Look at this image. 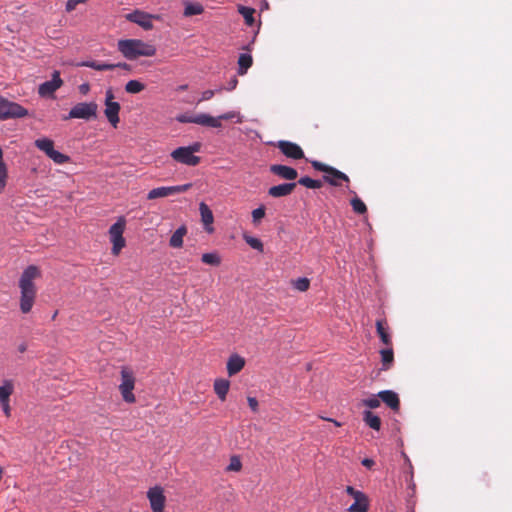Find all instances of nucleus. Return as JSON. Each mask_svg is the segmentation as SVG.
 I'll return each mask as SVG.
<instances>
[{"label": "nucleus", "instance_id": "1", "mask_svg": "<svg viewBox=\"0 0 512 512\" xmlns=\"http://www.w3.org/2000/svg\"><path fill=\"white\" fill-rule=\"evenodd\" d=\"M39 269L34 265H29L24 269L19 280V288L21 292L20 310L27 314L31 311L36 297V288L33 280L39 276Z\"/></svg>", "mask_w": 512, "mask_h": 512}, {"label": "nucleus", "instance_id": "2", "mask_svg": "<svg viewBox=\"0 0 512 512\" xmlns=\"http://www.w3.org/2000/svg\"><path fill=\"white\" fill-rule=\"evenodd\" d=\"M118 50L128 60H135L140 56L152 57L156 54V47L139 39H124L118 41Z\"/></svg>", "mask_w": 512, "mask_h": 512}, {"label": "nucleus", "instance_id": "3", "mask_svg": "<svg viewBox=\"0 0 512 512\" xmlns=\"http://www.w3.org/2000/svg\"><path fill=\"white\" fill-rule=\"evenodd\" d=\"M97 110L96 102H80L70 109L68 115L63 116V120L83 119L88 121L97 117Z\"/></svg>", "mask_w": 512, "mask_h": 512}, {"label": "nucleus", "instance_id": "4", "mask_svg": "<svg viewBox=\"0 0 512 512\" xmlns=\"http://www.w3.org/2000/svg\"><path fill=\"white\" fill-rule=\"evenodd\" d=\"M28 114L22 105L0 96V120L24 118Z\"/></svg>", "mask_w": 512, "mask_h": 512}, {"label": "nucleus", "instance_id": "5", "mask_svg": "<svg viewBox=\"0 0 512 512\" xmlns=\"http://www.w3.org/2000/svg\"><path fill=\"white\" fill-rule=\"evenodd\" d=\"M175 120L179 123H194L206 127L218 125L217 120L207 113L192 114L185 112L176 115Z\"/></svg>", "mask_w": 512, "mask_h": 512}, {"label": "nucleus", "instance_id": "6", "mask_svg": "<svg viewBox=\"0 0 512 512\" xmlns=\"http://www.w3.org/2000/svg\"><path fill=\"white\" fill-rule=\"evenodd\" d=\"M121 384L119 385V389L121 391L122 397L125 402L133 403L135 402V396L133 394L135 378L133 373L126 368L121 370Z\"/></svg>", "mask_w": 512, "mask_h": 512}, {"label": "nucleus", "instance_id": "7", "mask_svg": "<svg viewBox=\"0 0 512 512\" xmlns=\"http://www.w3.org/2000/svg\"><path fill=\"white\" fill-rule=\"evenodd\" d=\"M63 85L60 72L54 70L52 78L48 81L41 83L38 87V94L43 98H54L55 92Z\"/></svg>", "mask_w": 512, "mask_h": 512}, {"label": "nucleus", "instance_id": "8", "mask_svg": "<svg viewBox=\"0 0 512 512\" xmlns=\"http://www.w3.org/2000/svg\"><path fill=\"white\" fill-rule=\"evenodd\" d=\"M346 493L354 498L348 511L349 512H367L369 509V500L366 494L360 490H356L353 486L346 487Z\"/></svg>", "mask_w": 512, "mask_h": 512}, {"label": "nucleus", "instance_id": "9", "mask_svg": "<svg viewBox=\"0 0 512 512\" xmlns=\"http://www.w3.org/2000/svg\"><path fill=\"white\" fill-rule=\"evenodd\" d=\"M124 228L125 221L123 219L118 220L109 228L110 239L113 243L112 252L114 254H118L125 246V239L123 237Z\"/></svg>", "mask_w": 512, "mask_h": 512}, {"label": "nucleus", "instance_id": "10", "mask_svg": "<svg viewBox=\"0 0 512 512\" xmlns=\"http://www.w3.org/2000/svg\"><path fill=\"white\" fill-rule=\"evenodd\" d=\"M171 157L178 163L185 164L188 166H196L200 163L201 158L193 155L189 148L181 146L171 152Z\"/></svg>", "mask_w": 512, "mask_h": 512}, {"label": "nucleus", "instance_id": "11", "mask_svg": "<svg viewBox=\"0 0 512 512\" xmlns=\"http://www.w3.org/2000/svg\"><path fill=\"white\" fill-rule=\"evenodd\" d=\"M147 498L153 512H163L166 497L162 487L154 486L149 488L147 491Z\"/></svg>", "mask_w": 512, "mask_h": 512}, {"label": "nucleus", "instance_id": "12", "mask_svg": "<svg viewBox=\"0 0 512 512\" xmlns=\"http://www.w3.org/2000/svg\"><path fill=\"white\" fill-rule=\"evenodd\" d=\"M278 149L288 158L299 160L304 158V152L302 148L291 141L280 140L277 143Z\"/></svg>", "mask_w": 512, "mask_h": 512}, {"label": "nucleus", "instance_id": "13", "mask_svg": "<svg viewBox=\"0 0 512 512\" xmlns=\"http://www.w3.org/2000/svg\"><path fill=\"white\" fill-rule=\"evenodd\" d=\"M127 19L133 23L138 24L145 30H150L153 28L152 15L148 13L136 10L132 13H129L127 15Z\"/></svg>", "mask_w": 512, "mask_h": 512}, {"label": "nucleus", "instance_id": "14", "mask_svg": "<svg viewBox=\"0 0 512 512\" xmlns=\"http://www.w3.org/2000/svg\"><path fill=\"white\" fill-rule=\"evenodd\" d=\"M270 172L289 181L295 180L298 176V172L295 168L282 164L271 165Z\"/></svg>", "mask_w": 512, "mask_h": 512}, {"label": "nucleus", "instance_id": "15", "mask_svg": "<svg viewBox=\"0 0 512 512\" xmlns=\"http://www.w3.org/2000/svg\"><path fill=\"white\" fill-rule=\"evenodd\" d=\"M297 183L289 182L272 186L268 189V195L273 198H280L290 195L295 189Z\"/></svg>", "mask_w": 512, "mask_h": 512}, {"label": "nucleus", "instance_id": "16", "mask_svg": "<svg viewBox=\"0 0 512 512\" xmlns=\"http://www.w3.org/2000/svg\"><path fill=\"white\" fill-rule=\"evenodd\" d=\"M121 106L118 102L105 104L104 114L112 127L116 128L120 122L119 112Z\"/></svg>", "mask_w": 512, "mask_h": 512}, {"label": "nucleus", "instance_id": "17", "mask_svg": "<svg viewBox=\"0 0 512 512\" xmlns=\"http://www.w3.org/2000/svg\"><path fill=\"white\" fill-rule=\"evenodd\" d=\"M378 397L393 411L400 408V400L398 394L392 390H382L378 393Z\"/></svg>", "mask_w": 512, "mask_h": 512}, {"label": "nucleus", "instance_id": "18", "mask_svg": "<svg viewBox=\"0 0 512 512\" xmlns=\"http://www.w3.org/2000/svg\"><path fill=\"white\" fill-rule=\"evenodd\" d=\"M245 366V360L238 354H232L227 361V372L229 376L239 373Z\"/></svg>", "mask_w": 512, "mask_h": 512}, {"label": "nucleus", "instance_id": "19", "mask_svg": "<svg viewBox=\"0 0 512 512\" xmlns=\"http://www.w3.org/2000/svg\"><path fill=\"white\" fill-rule=\"evenodd\" d=\"M328 174L329 175L323 176V180L330 184L331 186H340L341 184L338 182L339 180L349 182V177L345 173L341 172L340 170L332 166Z\"/></svg>", "mask_w": 512, "mask_h": 512}, {"label": "nucleus", "instance_id": "20", "mask_svg": "<svg viewBox=\"0 0 512 512\" xmlns=\"http://www.w3.org/2000/svg\"><path fill=\"white\" fill-rule=\"evenodd\" d=\"M199 211H200V215H201V220H202L203 224L205 225L206 230L208 232H211L213 230V228L210 227V225L214 221V217H213V213H212L211 209L209 208V206L207 204H205L204 202H201L199 204Z\"/></svg>", "mask_w": 512, "mask_h": 512}, {"label": "nucleus", "instance_id": "21", "mask_svg": "<svg viewBox=\"0 0 512 512\" xmlns=\"http://www.w3.org/2000/svg\"><path fill=\"white\" fill-rule=\"evenodd\" d=\"M230 388V381L224 378H218L214 381V391L221 401L227 397Z\"/></svg>", "mask_w": 512, "mask_h": 512}, {"label": "nucleus", "instance_id": "22", "mask_svg": "<svg viewBox=\"0 0 512 512\" xmlns=\"http://www.w3.org/2000/svg\"><path fill=\"white\" fill-rule=\"evenodd\" d=\"M253 64L252 55L249 53H241L238 58V70L237 73L239 75H245L248 69Z\"/></svg>", "mask_w": 512, "mask_h": 512}, {"label": "nucleus", "instance_id": "23", "mask_svg": "<svg viewBox=\"0 0 512 512\" xmlns=\"http://www.w3.org/2000/svg\"><path fill=\"white\" fill-rule=\"evenodd\" d=\"M363 421L366 425H368L373 430H380L381 428V419L379 416L371 412L370 410H365L363 412Z\"/></svg>", "mask_w": 512, "mask_h": 512}, {"label": "nucleus", "instance_id": "24", "mask_svg": "<svg viewBox=\"0 0 512 512\" xmlns=\"http://www.w3.org/2000/svg\"><path fill=\"white\" fill-rule=\"evenodd\" d=\"M187 233V229L184 225L177 228L172 234L169 245L173 248H180L183 245V237Z\"/></svg>", "mask_w": 512, "mask_h": 512}, {"label": "nucleus", "instance_id": "25", "mask_svg": "<svg viewBox=\"0 0 512 512\" xmlns=\"http://www.w3.org/2000/svg\"><path fill=\"white\" fill-rule=\"evenodd\" d=\"M14 391V385L12 380L6 379L0 386V403L10 401V396Z\"/></svg>", "mask_w": 512, "mask_h": 512}, {"label": "nucleus", "instance_id": "26", "mask_svg": "<svg viewBox=\"0 0 512 512\" xmlns=\"http://www.w3.org/2000/svg\"><path fill=\"white\" fill-rule=\"evenodd\" d=\"M80 66L88 67L97 71H107V70H114V66H111V63H105L95 60H87L83 61Z\"/></svg>", "mask_w": 512, "mask_h": 512}, {"label": "nucleus", "instance_id": "27", "mask_svg": "<svg viewBox=\"0 0 512 512\" xmlns=\"http://www.w3.org/2000/svg\"><path fill=\"white\" fill-rule=\"evenodd\" d=\"M172 195L171 186H162L150 190L147 194V199L153 200Z\"/></svg>", "mask_w": 512, "mask_h": 512}, {"label": "nucleus", "instance_id": "28", "mask_svg": "<svg viewBox=\"0 0 512 512\" xmlns=\"http://www.w3.org/2000/svg\"><path fill=\"white\" fill-rule=\"evenodd\" d=\"M236 118V123H242V116L240 115L239 112H236V111H228L226 113H223L217 117H213V119H216L217 120V123L218 125L216 126H211L212 128H220L222 127V123L221 121L222 120H231V119H234Z\"/></svg>", "mask_w": 512, "mask_h": 512}, {"label": "nucleus", "instance_id": "29", "mask_svg": "<svg viewBox=\"0 0 512 512\" xmlns=\"http://www.w3.org/2000/svg\"><path fill=\"white\" fill-rule=\"evenodd\" d=\"M35 146L47 156L54 150V142L46 137L35 140Z\"/></svg>", "mask_w": 512, "mask_h": 512}, {"label": "nucleus", "instance_id": "30", "mask_svg": "<svg viewBox=\"0 0 512 512\" xmlns=\"http://www.w3.org/2000/svg\"><path fill=\"white\" fill-rule=\"evenodd\" d=\"M238 12L243 16L245 23L248 26H252L254 24V22H255V19H254L255 9L254 8L240 5L238 7Z\"/></svg>", "mask_w": 512, "mask_h": 512}, {"label": "nucleus", "instance_id": "31", "mask_svg": "<svg viewBox=\"0 0 512 512\" xmlns=\"http://www.w3.org/2000/svg\"><path fill=\"white\" fill-rule=\"evenodd\" d=\"M203 11H204V8L201 4L189 2L185 5L183 14L186 17H190V16H194V15H200L201 13H203Z\"/></svg>", "mask_w": 512, "mask_h": 512}, {"label": "nucleus", "instance_id": "32", "mask_svg": "<svg viewBox=\"0 0 512 512\" xmlns=\"http://www.w3.org/2000/svg\"><path fill=\"white\" fill-rule=\"evenodd\" d=\"M380 354H381V361H382V364H383V369L384 370L389 369L390 366L392 365L393 361H394L393 350L391 348L382 349L380 351Z\"/></svg>", "mask_w": 512, "mask_h": 512}, {"label": "nucleus", "instance_id": "33", "mask_svg": "<svg viewBox=\"0 0 512 512\" xmlns=\"http://www.w3.org/2000/svg\"><path fill=\"white\" fill-rule=\"evenodd\" d=\"M298 184L309 189H319L322 187V182L320 180L312 179L309 176H302L298 180Z\"/></svg>", "mask_w": 512, "mask_h": 512}, {"label": "nucleus", "instance_id": "34", "mask_svg": "<svg viewBox=\"0 0 512 512\" xmlns=\"http://www.w3.org/2000/svg\"><path fill=\"white\" fill-rule=\"evenodd\" d=\"M145 89V85L139 80H130L125 85V90L130 94L140 93Z\"/></svg>", "mask_w": 512, "mask_h": 512}, {"label": "nucleus", "instance_id": "35", "mask_svg": "<svg viewBox=\"0 0 512 512\" xmlns=\"http://www.w3.org/2000/svg\"><path fill=\"white\" fill-rule=\"evenodd\" d=\"M243 239L251 248L263 252L264 245L259 238L244 234Z\"/></svg>", "mask_w": 512, "mask_h": 512}, {"label": "nucleus", "instance_id": "36", "mask_svg": "<svg viewBox=\"0 0 512 512\" xmlns=\"http://www.w3.org/2000/svg\"><path fill=\"white\" fill-rule=\"evenodd\" d=\"M201 261L205 264L218 266L221 263V258L216 252L204 253L201 257Z\"/></svg>", "mask_w": 512, "mask_h": 512}, {"label": "nucleus", "instance_id": "37", "mask_svg": "<svg viewBox=\"0 0 512 512\" xmlns=\"http://www.w3.org/2000/svg\"><path fill=\"white\" fill-rule=\"evenodd\" d=\"M376 330H377V334L379 335L381 341L385 344V345H390L391 344V337L390 335L387 333V331L385 330L384 326H383V323L381 320H378L376 322Z\"/></svg>", "mask_w": 512, "mask_h": 512}, {"label": "nucleus", "instance_id": "38", "mask_svg": "<svg viewBox=\"0 0 512 512\" xmlns=\"http://www.w3.org/2000/svg\"><path fill=\"white\" fill-rule=\"evenodd\" d=\"M292 286L300 292H305L310 287V280L307 277H300L292 280Z\"/></svg>", "mask_w": 512, "mask_h": 512}, {"label": "nucleus", "instance_id": "39", "mask_svg": "<svg viewBox=\"0 0 512 512\" xmlns=\"http://www.w3.org/2000/svg\"><path fill=\"white\" fill-rule=\"evenodd\" d=\"M50 159L53 160L54 163L62 165L70 161V157L66 154L61 153L58 150H53L50 155H48Z\"/></svg>", "mask_w": 512, "mask_h": 512}, {"label": "nucleus", "instance_id": "40", "mask_svg": "<svg viewBox=\"0 0 512 512\" xmlns=\"http://www.w3.org/2000/svg\"><path fill=\"white\" fill-rule=\"evenodd\" d=\"M350 204L352 206V209L357 214H364L367 212V207L365 203L358 197L353 198L350 201Z\"/></svg>", "mask_w": 512, "mask_h": 512}, {"label": "nucleus", "instance_id": "41", "mask_svg": "<svg viewBox=\"0 0 512 512\" xmlns=\"http://www.w3.org/2000/svg\"><path fill=\"white\" fill-rule=\"evenodd\" d=\"M266 209L264 205H260L258 208L254 209L251 213L252 222L254 225H258L262 218L265 217Z\"/></svg>", "mask_w": 512, "mask_h": 512}, {"label": "nucleus", "instance_id": "42", "mask_svg": "<svg viewBox=\"0 0 512 512\" xmlns=\"http://www.w3.org/2000/svg\"><path fill=\"white\" fill-rule=\"evenodd\" d=\"M363 405L371 409L378 408L380 406V398L378 397V394L364 399Z\"/></svg>", "mask_w": 512, "mask_h": 512}, {"label": "nucleus", "instance_id": "43", "mask_svg": "<svg viewBox=\"0 0 512 512\" xmlns=\"http://www.w3.org/2000/svg\"><path fill=\"white\" fill-rule=\"evenodd\" d=\"M241 467H242V464H241V461L239 460V458L236 456H233L230 459V463L227 466V470L228 471H239L241 469Z\"/></svg>", "mask_w": 512, "mask_h": 512}, {"label": "nucleus", "instance_id": "44", "mask_svg": "<svg viewBox=\"0 0 512 512\" xmlns=\"http://www.w3.org/2000/svg\"><path fill=\"white\" fill-rule=\"evenodd\" d=\"M311 165L315 170L325 172V173H328L331 168V166L324 164L317 160H312Z\"/></svg>", "mask_w": 512, "mask_h": 512}, {"label": "nucleus", "instance_id": "45", "mask_svg": "<svg viewBox=\"0 0 512 512\" xmlns=\"http://www.w3.org/2000/svg\"><path fill=\"white\" fill-rule=\"evenodd\" d=\"M191 186H192L191 183H186V184H183V185L171 186L172 195L173 194H177V193H183V192L187 191L188 189H190Z\"/></svg>", "mask_w": 512, "mask_h": 512}, {"label": "nucleus", "instance_id": "46", "mask_svg": "<svg viewBox=\"0 0 512 512\" xmlns=\"http://www.w3.org/2000/svg\"><path fill=\"white\" fill-rule=\"evenodd\" d=\"M222 88H219L218 90H205L202 92L201 98L199 99V102L201 101H207L210 100L216 93V91H221Z\"/></svg>", "mask_w": 512, "mask_h": 512}, {"label": "nucleus", "instance_id": "47", "mask_svg": "<svg viewBox=\"0 0 512 512\" xmlns=\"http://www.w3.org/2000/svg\"><path fill=\"white\" fill-rule=\"evenodd\" d=\"M87 0H67L66 2V11L71 12L76 8L78 4L84 3Z\"/></svg>", "mask_w": 512, "mask_h": 512}, {"label": "nucleus", "instance_id": "48", "mask_svg": "<svg viewBox=\"0 0 512 512\" xmlns=\"http://www.w3.org/2000/svg\"><path fill=\"white\" fill-rule=\"evenodd\" d=\"M238 79L236 76H233L227 83V86H225L223 89L227 91H232L237 87Z\"/></svg>", "mask_w": 512, "mask_h": 512}, {"label": "nucleus", "instance_id": "49", "mask_svg": "<svg viewBox=\"0 0 512 512\" xmlns=\"http://www.w3.org/2000/svg\"><path fill=\"white\" fill-rule=\"evenodd\" d=\"M247 401H248V405H249L250 409L253 412H257L258 411V400L255 397H248Z\"/></svg>", "mask_w": 512, "mask_h": 512}, {"label": "nucleus", "instance_id": "50", "mask_svg": "<svg viewBox=\"0 0 512 512\" xmlns=\"http://www.w3.org/2000/svg\"><path fill=\"white\" fill-rule=\"evenodd\" d=\"M111 102H115L114 101V93H113V90L111 88L107 89L105 91V101H104V104H108V103H111Z\"/></svg>", "mask_w": 512, "mask_h": 512}, {"label": "nucleus", "instance_id": "51", "mask_svg": "<svg viewBox=\"0 0 512 512\" xmlns=\"http://www.w3.org/2000/svg\"><path fill=\"white\" fill-rule=\"evenodd\" d=\"M186 148H189V151L194 155V153L199 152L201 149V143L200 142H194L193 144L189 146H185Z\"/></svg>", "mask_w": 512, "mask_h": 512}, {"label": "nucleus", "instance_id": "52", "mask_svg": "<svg viewBox=\"0 0 512 512\" xmlns=\"http://www.w3.org/2000/svg\"><path fill=\"white\" fill-rule=\"evenodd\" d=\"M0 406L6 416H10L11 408H10V401L1 402Z\"/></svg>", "mask_w": 512, "mask_h": 512}, {"label": "nucleus", "instance_id": "53", "mask_svg": "<svg viewBox=\"0 0 512 512\" xmlns=\"http://www.w3.org/2000/svg\"><path fill=\"white\" fill-rule=\"evenodd\" d=\"M111 66H114V69L116 68H121V69H125V70H131V65L125 63V62H119V63H115V64H111Z\"/></svg>", "mask_w": 512, "mask_h": 512}, {"label": "nucleus", "instance_id": "54", "mask_svg": "<svg viewBox=\"0 0 512 512\" xmlns=\"http://www.w3.org/2000/svg\"><path fill=\"white\" fill-rule=\"evenodd\" d=\"M361 464H362L364 467H366V468L370 469V468H372V467H373V465L375 464V462H374V460H373V459H371V458H364V459L361 461Z\"/></svg>", "mask_w": 512, "mask_h": 512}, {"label": "nucleus", "instance_id": "55", "mask_svg": "<svg viewBox=\"0 0 512 512\" xmlns=\"http://www.w3.org/2000/svg\"><path fill=\"white\" fill-rule=\"evenodd\" d=\"M90 90V85L89 83H82L80 86H79V92L81 94H87Z\"/></svg>", "mask_w": 512, "mask_h": 512}, {"label": "nucleus", "instance_id": "56", "mask_svg": "<svg viewBox=\"0 0 512 512\" xmlns=\"http://www.w3.org/2000/svg\"><path fill=\"white\" fill-rule=\"evenodd\" d=\"M26 350H27V345H26V343H21V344L18 346V351H19L20 353H24Z\"/></svg>", "mask_w": 512, "mask_h": 512}, {"label": "nucleus", "instance_id": "57", "mask_svg": "<svg viewBox=\"0 0 512 512\" xmlns=\"http://www.w3.org/2000/svg\"><path fill=\"white\" fill-rule=\"evenodd\" d=\"M404 456H405L406 461H407V462H408V464H409L410 474H411V478H412V477H413V471H412V469H413V468H412V464H411V462H410L409 458H408L406 455H404Z\"/></svg>", "mask_w": 512, "mask_h": 512}, {"label": "nucleus", "instance_id": "58", "mask_svg": "<svg viewBox=\"0 0 512 512\" xmlns=\"http://www.w3.org/2000/svg\"><path fill=\"white\" fill-rule=\"evenodd\" d=\"M187 88H188V85H186V84L179 86V90H182V91L186 90Z\"/></svg>", "mask_w": 512, "mask_h": 512}, {"label": "nucleus", "instance_id": "59", "mask_svg": "<svg viewBox=\"0 0 512 512\" xmlns=\"http://www.w3.org/2000/svg\"><path fill=\"white\" fill-rule=\"evenodd\" d=\"M267 8H268V3L265 1V2L263 3V5H262V10H263V9H267Z\"/></svg>", "mask_w": 512, "mask_h": 512}, {"label": "nucleus", "instance_id": "60", "mask_svg": "<svg viewBox=\"0 0 512 512\" xmlns=\"http://www.w3.org/2000/svg\"><path fill=\"white\" fill-rule=\"evenodd\" d=\"M332 421L334 422L335 425L340 426V423L337 422L336 420H332Z\"/></svg>", "mask_w": 512, "mask_h": 512}]
</instances>
